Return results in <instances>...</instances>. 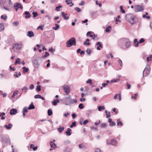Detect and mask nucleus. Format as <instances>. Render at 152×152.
I'll return each instance as SVG.
<instances>
[{
	"label": "nucleus",
	"instance_id": "bb28decb",
	"mask_svg": "<svg viewBox=\"0 0 152 152\" xmlns=\"http://www.w3.org/2000/svg\"><path fill=\"white\" fill-rule=\"evenodd\" d=\"M62 7V6L59 5L58 6L56 7L55 8V10L57 11H59L60 10V8H61Z\"/></svg>",
	"mask_w": 152,
	"mask_h": 152
},
{
	"label": "nucleus",
	"instance_id": "49530a36",
	"mask_svg": "<svg viewBox=\"0 0 152 152\" xmlns=\"http://www.w3.org/2000/svg\"><path fill=\"white\" fill-rule=\"evenodd\" d=\"M86 52L89 55H90L91 52V50L90 49L88 48L86 50Z\"/></svg>",
	"mask_w": 152,
	"mask_h": 152
},
{
	"label": "nucleus",
	"instance_id": "603ef678",
	"mask_svg": "<svg viewBox=\"0 0 152 152\" xmlns=\"http://www.w3.org/2000/svg\"><path fill=\"white\" fill-rule=\"evenodd\" d=\"M118 62L120 64L121 66L122 67L123 65V64L121 60L120 59L119 60Z\"/></svg>",
	"mask_w": 152,
	"mask_h": 152
},
{
	"label": "nucleus",
	"instance_id": "dca6fc26",
	"mask_svg": "<svg viewBox=\"0 0 152 152\" xmlns=\"http://www.w3.org/2000/svg\"><path fill=\"white\" fill-rule=\"evenodd\" d=\"M145 41V40L143 38H142L139 40V41L137 42L136 45V47H137L138 46L139 43H141Z\"/></svg>",
	"mask_w": 152,
	"mask_h": 152
},
{
	"label": "nucleus",
	"instance_id": "f03ea898",
	"mask_svg": "<svg viewBox=\"0 0 152 152\" xmlns=\"http://www.w3.org/2000/svg\"><path fill=\"white\" fill-rule=\"evenodd\" d=\"M66 46L69 48L72 46H75L76 45V40L75 37H72L67 41L66 43Z\"/></svg>",
	"mask_w": 152,
	"mask_h": 152
},
{
	"label": "nucleus",
	"instance_id": "c9c22d12",
	"mask_svg": "<svg viewBox=\"0 0 152 152\" xmlns=\"http://www.w3.org/2000/svg\"><path fill=\"white\" fill-rule=\"evenodd\" d=\"M107 126V124L106 123H102L101 124V128H105Z\"/></svg>",
	"mask_w": 152,
	"mask_h": 152
},
{
	"label": "nucleus",
	"instance_id": "a878e982",
	"mask_svg": "<svg viewBox=\"0 0 152 152\" xmlns=\"http://www.w3.org/2000/svg\"><path fill=\"white\" fill-rule=\"evenodd\" d=\"M105 109L104 106H99L98 107V110L99 111H101L102 110H104Z\"/></svg>",
	"mask_w": 152,
	"mask_h": 152
},
{
	"label": "nucleus",
	"instance_id": "c03bdc74",
	"mask_svg": "<svg viewBox=\"0 0 152 152\" xmlns=\"http://www.w3.org/2000/svg\"><path fill=\"white\" fill-rule=\"evenodd\" d=\"M96 45H99V46L98 47H99L101 48H102V45L101 44V42H98L96 43Z\"/></svg>",
	"mask_w": 152,
	"mask_h": 152
},
{
	"label": "nucleus",
	"instance_id": "423d86ee",
	"mask_svg": "<svg viewBox=\"0 0 152 152\" xmlns=\"http://www.w3.org/2000/svg\"><path fill=\"white\" fill-rule=\"evenodd\" d=\"M14 8H15L16 11H17L19 9H22V7L20 3H16L14 5Z\"/></svg>",
	"mask_w": 152,
	"mask_h": 152
},
{
	"label": "nucleus",
	"instance_id": "3c124183",
	"mask_svg": "<svg viewBox=\"0 0 152 152\" xmlns=\"http://www.w3.org/2000/svg\"><path fill=\"white\" fill-rule=\"evenodd\" d=\"M120 124L122 126L123 125V124L121 121H120L119 120H117V125H119Z\"/></svg>",
	"mask_w": 152,
	"mask_h": 152
},
{
	"label": "nucleus",
	"instance_id": "864d4df0",
	"mask_svg": "<svg viewBox=\"0 0 152 152\" xmlns=\"http://www.w3.org/2000/svg\"><path fill=\"white\" fill-rule=\"evenodd\" d=\"M34 88V85L33 84H31L29 87V89L30 90L33 89Z\"/></svg>",
	"mask_w": 152,
	"mask_h": 152
},
{
	"label": "nucleus",
	"instance_id": "8fccbe9b",
	"mask_svg": "<svg viewBox=\"0 0 152 152\" xmlns=\"http://www.w3.org/2000/svg\"><path fill=\"white\" fill-rule=\"evenodd\" d=\"M40 97H41V95L39 94L36 95L34 97L35 99L40 98Z\"/></svg>",
	"mask_w": 152,
	"mask_h": 152
},
{
	"label": "nucleus",
	"instance_id": "cd10ccee",
	"mask_svg": "<svg viewBox=\"0 0 152 152\" xmlns=\"http://www.w3.org/2000/svg\"><path fill=\"white\" fill-rule=\"evenodd\" d=\"M119 80V79L118 78H116V79H114L111 80L110 81V83H112L113 82H116L118 81Z\"/></svg>",
	"mask_w": 152,
	"mask_h": 152
},
{
	"label": "nucleus",
	"instance_id": "7c9ffc66",
	"mask_svg": "<svg viewBox=\"0 0 152 152\" xmlns=\"http://www.w3.org/2000/svg\"><path fill=\"white\" fill-rule=\"evenodd\" d=\"M18 63L19 64H20V59L19 58H18L17 60H16L15 61V62L14 63V64L16 65Z\"/></svg>",
	"mask_w": 152,
	"mask_h": 152
},
{
	"label": "nucleus",
	"instance_id": "a18cd8bd",
	"mask_svg": "<svg viewBox=\"0 0 152 152\" xmlns=\"http://www.w3.org/2000/svg\"><path fill=\"white\" fill-rule=\"evenodd\" d=\"M79 107L80 109H82L84 108V106L81 103L79 104Z\"/></svg>",
	"mask_w": 152,
	"mask_h": 152
},
{
	"label": "nucleus",
	"instance_id": "4468645a",
	"mask_svg": "<svg viewBox=\"0 0 152 152\" xmlns=\"http://www.w3.org/2000/svg\"><path fill=\"white\" fill-rule=\"evenodd\" d=\"M65 2L67 4L69 5L70 4H71V5H70V7H72L74 5V4L72 2V0H66Z\"/></svg>",
	"mask_w": 152,
	"mask_h": 152
},
{
	"label": "nucleus",
	"instance_id": "e2e57ef3",
	"mask_svg": "<svg viewBox=\"0 0 152 152\" xmlns=\"http://www.w3.org/2000/svg\"><path fill=\"white\" fill-rule=\"evenodd\" d=\"M85 4V2L84 1H81L80 3L79 4V5L83 6Z\"/></svg>",
	"mask_w": 152,
	"mask_h": 152
},
{
	"label": "nucleus",
	"instance_id": "9b49d317",
	"mask_svg": "<svg viewBox=\"0 0 152 152\" xmlns=\"http://www.w3.org/2000/svg\"><path fill=\"white\" fill-rule=\"evenodd\" d=\"M34 33L31 31H28L27 34V36L29 37H31L34 36Z\"/></svg>",
	"mask_w": 152,
	"mask_h": 152
},
{
	"label": "nucleus",
	"instance_id": "bf43d9fd",
	"mask_svg": "<svg viewBox=\"0 0 152 152\" xmlns=\"http://www.w3.org/2000/svg\"><path fill=\"white\" fill-rule=\"evenodd\" d=\"M88 121L87 120H85L83 122V124L84 125H86V124L88 123Z\"/></svg>",
	"mask_w": 152,
	"mask_h": 152
},
{
	"label": "nucleus",
	"instance_id": "13d9d810",
	"mask_svg": "<svg viewBox=\"0 0 152 152\" xmlns=\"http://www.w3.org/2000/svg\"><path fill=\"white\" fill-rule=\"evenodd\" d=\"M106 115V118H108L110 117V112H108Z\"/></svg>",
	"mask_w": 152,
	"mask_h": 152
},
{
	"label": "nucleus",
	"instance_id": "c756f323",
	"mask_svg": "<svg viewBox=\"0 0 152 152\" xmlns=\"http://www.w3.org/2000/svg\"><path fill=\"white\" fill-rule=\"evenodd\" d=\"M116 143V141L115 140H112L111 141V144L112 145H115Z\"/></svg>",
	"mask_w": 152,
	"mask_h": 152
},
{
	"label": "nucleus",
	"instance_id": "9d476101",
	"mask_svg": "<svg viewBox=\"0 0 152 152\" xmlns=\"http://www.w3.org/2000/svg\"><path fill=\"white\" fill-rule=\"evenodd\" d=\"M17 110L15 109H12L10 112V114L11 115H13L17 113Z\"/></svg>",
	"mask_w": 152,
	"mask_h": 152
},
{
	"label": "nucleus",
	"instance_id": "0eeeda50",
	"mask_svg": "<svg viewBox=\"0 0 152 152\" xmlns=\"http://www.w3.org/2000/svg\"><path fill=\"white\" fill-rule=\"evenodd\" d=\"M50 145L51 147V148H50V151L54 150L55 148L56 147V144L52 141H51L50 142Z\"/></svg>",
	"mask_w": 152,
	"mask_h": 152
},
{
	"label": "nucleus",
	"instance_id": "5fc2aeb1",
	"mask_svg": "<svg viewBox=\"0 0 152 152\" xmlns=\"http://www.w3.org/2000/svg\"><path fill=\"white\" fill-rule=\"evenodd\" d=\"M75 9L78 12H80L81 11V9L78 7H75Z\"/></svg>",
	"mask_w": 152,
	"mask_h": 152
},
{
	"label": "nucleus",
	"instance_id": "2f4dec72",
	"mask_svg": "<svg viewBox=\"0 0 152 152\" xmlns=\"http://www.w3.org/2000/svg\"><path fill=\"white\" fill-rule=\"evenodd\" d=\"M18 92V91H15L13 93L12 95V98H13L15 97V96L17 94H18L17 92Z\"/></svg>",
	"mask_w": 152,
	"mask_h": 152
},
{
	"label": "nucleus",
	"instance_id": "aec40b11",
	"mask_svg": "<svg viewBox=\"0 0 152 152\" xmlns=\"http://www.w3.org/2000/svg\"><path fill=\"white\" fill-rule=\"evenodd\" d=\"M71 131V129L69 128H68L67 129V130L66 132V134L68 136H70L71 135V133L70 132Z\"/></svg>",
	"mask_w": 152,
	"mask_h": 152
},
{
	"label": "nucleus",
	"instance_id": "c85d7f7f",
	"mask_svg": "<svg viewBox=\"0 0 152 152\" xmlns=\"http://www.w3.org/2000/svg\"><path fill=\"white\" fill-rule=\"evenodd\" d=\"M152 60V55H150L149 57H148L147 58V61H149Z\"/></svg>",
	"mask_w": 152,
	"mask_h": 152
},
{
	"label": "nucleus",
	"instance_id": "338daca9",
	"mask_svg": "<svg viewBox=\"0 0 152 152\" xmlns=\"http://www.w3.org/2000/svg\"><path fill=\"white\" fill-rule=\"evenodd\" d=\"M126 86L127 87L128 89H129L130 88L131 85L128 83H127Z\"/></svg>",
	"mask_w": 152,
	"mask_h": 152
},
{
	"label": "nucleus",
	"instance_id": "b1692460",
	"mask_svg": "<svg viewBox=\"0 0 152 152\" xmlns=\"http://www.w3.org/2000/svg\"><path fill=\"white\" fill-rule=\"evenodd\" d=\"M120 12L123 13H124L125 12V11L123 9V7L122 6H121L120 7Z\"/></svg>",
	"mask_w": 152,
	"mask_h": 152
},
{
	"label": "nucleus",
	"instance_id": "72a5a7b5",
	"mask_svg": "<svg viewBox=\"0 0 152 152\" xmlns=\"http://www.w3.org/2000/svg\"><path fill=\"white\" fill-rule=\"evenodd\" d=\"M48 114L49 116L51 115L52 114V111L51 110L49 109L48 111Z\"/></svg>",
	"mask_w": 152,
	"mask_h": 152
},
{
	"label": "nucleus",
	"instance_id": "0e129e2a",
	"mask_svg": "<svg viewBox=\"0 0 152 152\" xmlns=\"http://www.w3.org/2000/svg\"><path fill=\"white\" fill-rule=\"evenodd\" d=\"M40 28L42 30H43V27L41 26H38L37 28V29H38Z\"/></svg>",
	"mask_w": 152,
	"mask_h": 152
},
{
	"label": "nucleus",
	"instance_id": "6e6552de",
	"mask_svg": "<svg viewBox=\"0 0 152 152\" xmlns=\"http://www.w3.org/2000/svg\"><path fill=\"white\" fill-rule=\"evenodd\" d=\"M21 47L22 45L21 44L15 43L13 45V48H15L16 49L18 50L21 49Z\"/></svg>",
	"mask_w": 152,
	"mask_h": 152
},
{
	"label": "nucleus",
	"instance_id": "393cba45",
	"mask_svg": "<svg viewBox=\"0 0 152 152\" xmlns=\"http://www.w3.org/2000/svg\"><path fill=\"white\" fill-rule=\"evenodd\" d=\"M64 129V127H60L57 129L58 131L60 133H61Z\"/></svg>",
	"mask_w": 152,
	"mask_h": 152
},
{
	"label": "nucleus",
	"instance_id": "1a4fd4ad",
	"mask_svg": "<svg viewBox=\"0 0 152 152\" xmlns=\"http://www.w3.org/2000/svg\"><path fill=\"white\" fill-rule=\"evenodd\" d=\"M61 14L63 18L65 20H67L69 19V18L68 16H66L67 14L64 13V12H61Z\"/></svg>",
	"mask_w": 152,
	"mask_h": 152
},
{
	"label": "nucleus",
	"instance_id": "f257e3e1",
	"mask_svg": "<svg viewBox=\"0 0 152 152\" xmlns=\"http://www.w3.org/2000/svg\"><path fill=\"white\" fill-rule=\"evenodd\" d=\"M126 20L132 24H134L137 22V18L134 16L128 15L126 16Z\"/></svg>",
	"mask_w": 152,
	"mask_h": 152
},
{
	"label": "nucleus",
	"instance_id": "4c0bfd02",
	"mask_svg": "<svg viewBox=\"0 0 152 152\" xmlns=\"http://www.w3.org/2000/svg\"><path fill=\"white\" fill-rule=\"evenodd\" d=\"M19 24V22L18 21H16L14 22L13 23V25L14 26H18Z\"/></svg>",
	"mask_w": 152,
	"mask_h": 152
},
{
	"label": "nucleus",
	"instance_id": "680f3d73",
	"mask_svg": "<svg viewBox=\"0 0 152 152\" xmlns=\"http://www.w3.org/2000/svg\"><path fill=\"white\" fill-rule=\"evenodd\" d=\"M138 42L137 41V39H135L134 40V44L135 45V46H136V45L137 42Z\"/></svg>",
	"mask_w": 152,
	"mask_h": 152
},
{
	"label": "nucleus",
	"instance_id": "79ce46f5",
	"mask_svg": "<svg viewBox=\"0 0 152 152\" xmlns=\"http://www.w3.org/2000/svg\"><path fill=\"white\" fill-rule=\"evenodd\" d=\"M1 19H3L4 20H5L7 18V16L5 15L4 17V16L2 15L1 16Z\"/></svg>",
	"mask_w": 152,
	"mask_h": 152
},
{
	"label": "nucleus",
	"instance_id": "09e8293b",
	"mask_svg": "<svg viewBox=\"0 0 152 152\" xmlns=\"http://www.w3.org/2000/svg\"><path fill=\"white\" fill-rule=\"evenodd\" d=\"M37 90L38 91H41L40 86H37Z\"/></svg>",
	"mask_w": 152,
	"mask_h": 152
},
{
	"label": "nucleus",
	"instance_id": "6e6d98bb",
	"mask_svg": "<svg viewBox=\"0 0 152 152\" xmlns=\"http://www.w3.org/2000/svg\"><path fill=\"white\" fill-rule=\"evenodd\" d=\"M49 55V53L47 52H45V54L43 56L44 58H46Z\"/></svg>",
	"mask_w": 152,
	"mask_h": 152
},
{
	"label": "nucleus",
	"instance_id": "39448f33",
	"mask_svg": "<svg viewBox=\"0 0 152 152\" xmlns=\"http://www.w3.org/2000/svg\"><path fill=\"white\" fill-rule=\"evenodd\" d=\"M135 11L136 12L142 11L144 10L143 7L140 5H136L134 7Z\"/></svg>",
	"mask_w": 152,
	"mask_h": 152
},
{
	"label": "nucleus",
	"instance_id": "a19ab883",
	"mask_svg": "<svg viewBox=\"0 0 152 152\" xmlns=\"http://www.w3.org/2000/svg\"><path fill=\"white\" fill-rule=\"evenodd\" d=\"M32 14L34 18L36 17L38 15V13L37 12H33Z\"/></svg>",
	"mask_w": 152,
	"mask_h": 152
},
{
	"label": "nucleus",
	"instance_id": "4d7b16f0",
	"mask_svg": "<svg viewBox=\"0 0 152 152\" xmlns=\"http://www.w3.org/2000/svg\"><path fill=\"white\" fill-rule=\"evenodd\" d=\"M28 110L27 108L26 107H24L23 110V112L24 113H27L28 112Z\"/></svg>",
	"mask_w": 152,
	"mask_h": 152
},
{
	"label": "nucleus",
	"instance_id": "4be33fe9",
	"mask_svg": "<svg viewBox=\"0 0 152 152\" xmlns=\"http://www.w3.org/2000/svg\"><path fill=\"white\" fill-rule=\"evenodd\" d=\"M111 26H109L107 27L106 28V31L107 32H110L111 30Z\"/></svg>",
	"mask_w": 152,
	"mask_h": 152
},
{
	"label": "nucleus",
	"instance_id": "2eb2a0df",
	"mask_svg": "<svg viewBox=\"0 0 152 152\" xmlns=\"http://www.w3.org/2000/svg\"><path fill=\"white\" fill-rule=\"evenodd\" d=\"M12 126V125L11 124H9L8 126L7 125H5L4 127H6L7 129L9 130L10 129Z\"/></svg>",
	"mask_w": 152,
	"mask_h": 152
},
{
	"label": "nucleus",
	"instance_id": "a211bd4d",
	"mask_svg": "<svg viewBox=\"0 0 152 152\" xmlns=\"http://www.w3.org/2000/svg\"><path fill=\"white\" fill-rule=\"evenodd\" d=\"M59 102V101L58 99L54 100L53 102V104L54 105H57L58 103Z\"/></svg>",
	"mask_w": 152,
	"mask_h": 152
},
{
	"label": "nucleus",
	"instance_id": "58836bf2",
	"mask_svg": "<svg viewBox=\"0 0 152 152\" xmlns=\"http://www.w3.org/2000/svg\"><path fill=\"white\" fill-rule=\"evenodd\" d=\"M87 83H89L90 84H92V81L91 80L89 79L86 82Z\"/></svg>",
	"mask_w": 152,
	"mask_h": 152
},
{
	"label": "nucleus",
	"instance_id": "37998d69",
	"mask_svg": "<svg viewBox=\"0 0 152 152\" xmlns=\"http://www.w3.org/2000/svg\"><path fill=\"white\" fill-rule=\"evenodd\" d=\"M138 95V93L135 94H134V96H132V98L133 99H135L137 98V96Z\"/></svg>",
	"mask_w": 152,
	"mask_h": 152
},
{
	"label": "nucleus",
	"instance_id": "e433bc0d",
	"mask_svg": "<svg viewBox=\"0 0 152 152\" xmlns=\"http://www.w3.org/2000/svg\"><path fill=\"white\" fill-rule=\"evenodd\" d=\"M28 89V88L24 86L22 88V90L23 91H24V92L26 93V91Z\"/></svg>",
	"mask_w": 152,
	"mask_h": 152
},
{
	"label": "nucleus",
	"instance_id": "6ab92c4d",
	"mask_svg": "<svg viewBox=\"0 0 152 152\" xmlns=\"http://www.w3.org/2000/svg\"><path fill=\"white\" fill-rule=\"evenodd\" d=\"M56 26L55 27H53V29L54 30H56L60 28V26L57 23L55 24Z\"/></svg>",
	"mask_w": 152,
	"mask_h": 152
},
{
	"label": "nucleus",
	"instance_id": "412c9836",
	"mask_svg": "<svg viewBox=\"0 0 152 152\" xmlns=\"http://www.w3.org/2000/svg\"><path fill=\"white\" fill-rule=\"evenodd\" d=\"M35 108V107L33 103H32L29 106V107L28 108V110L30 109H32Z\"/></svg>",
	"mask_w": 152,
	"mask_h": 152
},
{
	"label": "nucleus",
	"instance_id": "de8ad7c7",
	"mask_svg": "<svg viewBox=\"0 0 152 152\" xmlns=\"http://www.w3.org/2000/svg\"><path fill=\"white\" fill-rule=\"evenodd\" d=\"M115 123L114 121H112L111 123L110 124V125L111 126H115Z\"/></svg>",
	"mask_w": 152,
	"mask_h": 152
},
{
	"label": "nucleus",
	"instance_id": "f8f14e48",
	"mask_svg": "<svg viewBox=\"0 0 152 152\" xmlns=\"http://www.w3.org/2000/svg\"><path fill=\"white\" fill-rule=\"evenodd\" d=\"M150 70L151 68L150 66L149 65L147 66L143 71V76H144V73H145L146 70L148 71V72H150Z\"/></svg>",
	"mask_w": 152,
	"mask_h": 152
},
{
	"label": "nucleus",
	"instance_id": "ddd939ff",
	"mask_svg": "<svg viewBox=\"0 0 152 152\" xmlns=\"http://www.w3.org/2000/svg\"><path fill=\"white\" fill-rule=\"evenodd\" d=\"M24 14L26 15L25 17V18H29L31 16V15L29 12L27 11L25 12H24Z\"/></svg>",
	"mask_w": 152,
	"mask_h": 152
},
{
	"label": "nucleus",
	"instance_id": "69168bd1",
	"mask_svg": "<svg viewBox=\"0 0 152 152\" xmlns=\"http://www.w3.org/2000/svg\"><path fill=\"white\" fill-rule=\"evenodd\" d=\"M95 152H101L100 149L99 148L96 149L95 150Z\"/></svg>",
	"mask_w": 152,
	"mask_h": 152
},
{
	"label": "nucleus",
	"instance_id": "774afa93",
	"mask_svg": "<svg viewBox=\"0 0 152 152\" xmlns=\"http://www.w3.org/2000/svg\"><path fill=\"white\" fill-rule=\"evenodd\" d=\"M83 118H80V124L81 125L83 124Z\"/></svg>",
	"mask_w": 152,
	"mask_h": 152
},
{
	"label": "nucleus",
	"instance_id": "20e7f679",
	"mask_svg": "<svg viewBox=\"0 0 152 152\" xmlns=\"http://www.w3.org/2000/svg\"><path fill=\"white\" fill-rule=\"evenodd\" d=\"M64 92L66 95H68L70 91V87L68 85H64L62 86Z\"/></svg>",
	"mask_w": 152,
	"mask_h": 152
},
{
	"label": "nucleus",
	"instance_id": "052dcab7",
	"mask_svg": "<svg viewBox=\"0 0 152 152\" xmlns=\"http://www.w3.org/2000/svg\"><path fill=\"white\" fill-rule=\"evenodd\" d=\"M72 117L73 119H74L76 117L77 115L76 114L74 113H73L72 114Z\"/></svg>",
	"mask_w": 152,
	"mask_h": 152
},
{
	"label": "nucleus",
	"instance_id": "473e14b6",
	"mask_svg": "<svg viewBox=\"0 0 152 152\" xmlns=\"http://www.w3.org/2000/svg\"><path fill=\"white\" fill-rule=\"evenodd\" d=\"M131 45V42L130 41H128L126 42V48H128Z\"/></svg>",
	"mask_w": 152,
	"mask_h": 152
},
{
	"label": "nucleus",
	"instance_id": "ea45409f",
	"mask_svg": "<svg viewBox=\"0 0 152 152\" xmlns=\"http://www.w3.org/2000/svg\"><path fill=\"white\" fill-rule=\"evenodd\" d=\"M0 28L1 29L0 31H1V30L4 29V27L3 23H0Z\"/></svg>",
	"mask_w": 152,
	"mask_h": 152
},
{
	"label": "nucleus",
	"instance_id": "7ed1b4c3",
	"mask_svg": "<svg viewBox=\"0 0 152 152\" xmlns=\"http://www.w3.org/2000/svg\"><path fill=\"white\" fill-rule=\"evenodd\" d=\"M73 103V100L72 99L70 98V96L67 97L65 101V104L66 105H71Z\"/></svg>",
	"mask_w": 152,
	"mask_h": 152
},
{
	"label": "nucleus",
	"instance_id": "f704fd0d",
	"mask_svg": "<svg viewBox=\"0 0 152 152\" xmlns=\"http://www.w3.org/2000/svg\"><path fill=\"white\" fill-rule=\"evenodd\" d=\"M76 122L75 121H74V122H73L71 125L70 126V128H72L74 126H75L76 125Z\"/></svg>",
	"mask_w": 152,
	"mask_h": 152
},
{
	"label": "nucleus",
	"instance_id": "5701e85b",
	"mask_svg": "<svg viewBox=\"0 0 152 152\" xmlns=\"http://www.w3.org/2000/svg\"><path fill=\"white\" fill-rule=\"evenodd\" d=\"M22 68L23 69V73L27 72L28 70V68H26L25 67H23Z\"/></svg>",
	"mask_w": 152,
	"mask_h": 152
},
{
	"label": "nucleus",
	"instance_id": "f3484780",
	"mask_svg": "<svg viewBox=\"0 0 152 152\" xmlns=\"http://www.w3.org/2000/svg\"><path fill=\"white\" fill-rule=\"evenodd\" d=\"M34 66L35 67H37L39 65V64H38L37 60H35L34 61Z\"/></svg>",
	"mask_w": 152,
	"mask_h": 152
}]
</instances>
